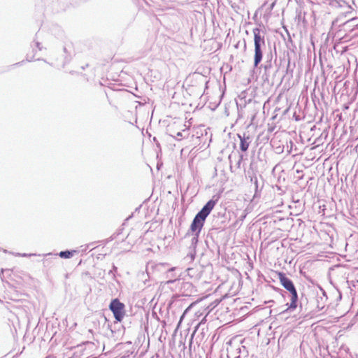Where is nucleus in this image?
Returning <instances> with one entry per match:
<instances>
[{
  "instance_id": "nucleus-1",
  "label": "nucleus",
  "mask_w": 358,
  "mask_h": 358,
  "mask_svg": "<svg viewBox=\"0 0 358 358\" xmlns=\"http://www.w3.org/2000/svg\"><path fill=\"white\" fill-rule=\"evenodd\" d=\"M215 204V201H208L203 208L196 214L190 226V229L192 232L201 231L203 227L206 218L214 208Z\"/></svg>"
},
{
  "instance_id": "nucleus-13",
  "label": "nucleus",
  "mask_w": 358,
  "mask_h": 358,
  "mask_svg": "<svg viewBox=\"0 0 358 358\" xmlns=\"http://www.w3.org/2000/svg\"><path fill=\"white\" fill-rule=\"evenodd\" d=\"M284 112H285V113L288 112V109H286Z\"/></svg>"
},
{
  "instance_id": "nucleus-12",
  "label": "nucleus",
  "mask_w": 358,
  "mask_h": 358,
  "mask_svg": "<svg viewBox=\"0 0 358 358\" xmlns=\"http://www.w3.org/2000/svg\"><path fill=\"white\" fill-rule=\"evenodd\" d=\"M177 136H182V134H181L180 132H178V133H177Z\"/></svg>"
},
{
  "instance_id": "nucleus-10",
  "label": "nucleus",
  "mask_w": 358,
  "mask_h": 358,
  "mask_svg": "<svg viewBox=\"0 0 358 358\" xmlns=\"http://www.w3.org/2000/svg\"><path fill=\"white\" fill-rule=\"evenodd\" d=\"M36 46L38 50H41L42 47L41 46V43L38 41H34V44L32 45V47Z\"/></svg>"
},
{
  "instance_id": "nucleus-9",
  "label": "nucleus",
  "mask_w": 358,
  "mask_h": 358,
  "mask_svg": "<svg viewBox=\"0 0 358 358\" xmlns=\"http://www.w3.org/2000/svg\"><path fill=\"white\" fill-rule=\"evenodd\" d=\"M71 54H69V55H66L64 57V61L62 65V67H64V66L69 62V61L71 60Z\"/></svg>"
},
{
  "instance_id": "nucleus-6",
  "label": "nucleus",
  "mask_w": 358,
  "mask_h": 358,
  "mask_svg": "<svg viewBox=\"0 0 358 358\" xmlns=\"http://www.w3.org/2000/svg\"><path fill=\"white\" fill-rule=\"evenodd\" d=\"M138 104L137 106H136V110H141V107L143 106L144 108H143L142 110H149L152 106L151 104H150L149 103H146L145 99L143 100V101H138Z\"/></svg>"
},
{
  "instance_id": "nucleus-4",
  "label": "nucleus",
  "mask_w": 358,
  "mask_h": 358,
  "mask_svg": "<svg viewBox=\"0 0 358 358\" xmlns=\"http://www.w3.org/2000/svg\"><path fill=\"white\" fill-rule=\"evenodd\" d=\"M109 309L112 311L117 322H121L125 316V305L118 299H114L111 301Z\"/></svg>"
},
{
  "instance_id": "nucleus-3",
  "label": "nucleus",
  "mask_w": 358,
  "mask_h": 358,
  "mask_svg": "<svg viewBox=\"0 0 358 358\" xmlns=\"http://www.w3.org/2000/svg\"><path fill=\"white\" fill-rule=\"evenodd\" d=\"M277 275L278 277V279L281 283V285L284 287L285 289H286L287 291H289L291 294V303L289 305V308L294 309L296 308V302L298 299V295L297 292L295 289V287L292 282V281L289 279L286 275L282 272H277Z\"/></svg>"
},
{
  "instance_id": "nucleus-8",
  "label": "nucleus",
  "mask_w": 358,
  "mask_h": 358,
  "mask_svg": "<svg viewBox=\"0 0 358 358\" xmlns=\"http://www.w3.org/2000/svg\"><path fill=\"white\" fill-rule=\"evenodd\" d=\"M352 24L353 25L355 24V26H357L358 25L357 18L353 17L345 22V24Z\"/></svg>"
},
{
  "instance_id": "nucleus-11",
  "label": "nucleus",
  "mask_w": 358,
  "mask_h": 358,
  "mask_svg": "<svg viewBox=\"0 0 358 358\" xmlns=\"http://www.w3.org/2000/svg\"><path fill=\"white\" fill-rule=\"evenodd\" d=\"M63 50H64V52L66 54H67V53H68V48H67V47H66V46H64V48H63Z\"/></svg>"
},
{
  "instance_id": "nucleus-2",
  "label": "nucleus",
  "mask_w": 358,
  "mask_h": 358,
  "mask_svg": "<svg viewBox=\"0 0 358 358\" xmlns=\"http://www.w3.org/2000/svg\"><path fill=\"white\" fill-rule=\"evenodd\" d=\"M255 55L254 67H257L263 58V48H265L264 36L261 34V30L259 28L253 29Z\"/></svg>"
},
{
  "instance_id": "nucleus-7",
  "label": "nucleus",
  "mask_w": 358,
  "mask_h": 358,
  "mask_svg": "<svg viewBox=\"0 0 358 358\" xmlns=\"http://www.w3.org/2000/svg\"><path fill=\"white\" fill-rule=\"evenodd\" d=\"M74 253H76L75 250H73V251H62V252H59V255L62 258L67 259V258L71 257L73 255Z\"/></svg>"
},
{
  "instance_id": "nucleus-5",
  "label": "nucleus",
  "mask_w": 358,
  "mask_h": 358,
  "mask_svg": "<svg viewBox=\"0 0 358 358\" xmlns=\"http://www.w3.org/2000/svg\"><path fill=\"white\" fill-rule=\"evenodd\" d=\"M238 136L241 141V143H240L241 150L243 152H245L249 148L250 143L248 142V140L250 138H249V136H247V137L241 136L239 134Z\"/></svg>"
}]
</instances>
